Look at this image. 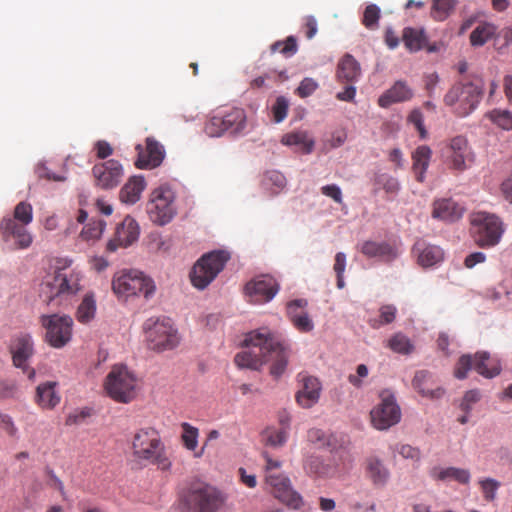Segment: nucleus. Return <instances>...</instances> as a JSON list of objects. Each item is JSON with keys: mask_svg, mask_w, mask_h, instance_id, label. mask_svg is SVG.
Returning a JSON list of instances; mask_svg holds the SVG:
<instances>
[{"mask_svg": "<svg viewBox=\"0 0 512 512\" xmlns=\"http://www.w3.org/2000/svg\"><path fill=\"white\" fill-rule=\"evenodd\" d=\"M247 350L235 355L234 362L241 368L259 370L265 363L272 362L270 374L279 378L286 370L290 348L280 337L268 329L248 333L243 341Z\"/></svg>", "mask_w": 512, "mask_h": 512, "instance_id": "obj_1", "label": "nucleus"}, {"mask_svg": "<svg viewBox=\"0 0 512 512\" xmlns=\"http://www.w3.org/2000/svg\"><path fill=\"white\" fill-rule=\"evenodd\" d=\"M132 453L139 463L155 464L161 470H168L171 467V462L165 453V446L154 428H141L134 433Z\"/></svg>", "mask_w": 512, "mask_h": 512, "instance_id": "obj_2", "label": "nucleus"}, {"mask_svg": "<svg viewBox=\"0 0 512 512\" xmlns=\"http://www.w3.org/2000/svg\"><path fill=\"white\" fill-rule=\"evenodd\" d=\"M484 83L480 77L455 83L445 94L444 103L453 107L459 117L471 114L479 105L483 96Z\"/></svg>", "mask_w": 512, "mask_h": 512, "instance_id": "obj_3", "label": "nucleus"}, {"mask_svg": "<svg viewBox=\"0 0 512 512\" xmlns=\"http://www.w3.org/2000/svg\"><path fill=\"white\" fill-rule=\"evenodd\" d=\"M182 502L192 512H216L225 503V495L202 481L192 482L182 494Z\"/></svg>", "mask_w": 512, "mask_h": 512, "instance_id": "obj_4", "label": "nucleus"}, {"mask_svg": "<svg viewBox=\"0 0 512 512\" xmlns=\"http://www.w3.org/2000/svg\"><path fill=\"white\" fill-rule=\"evenodd\" d=\"M112 290L118 297L128 298L143 295L146 299L152 297L156 286L154 281L138 270H122L112 279Z\"/></svg>", "mask_w": 512, "mask_h": 512, "instance_id": "obj_5", "label": "nucleus"}, {"mask_svg": "<svg viewBox=\"0 0 512 512\" xmlns=\"http://www.w3.org/2000/svg\"><path fill=\"white\" fill-rule=\"evenodd\" d=\"M145 341L151 350L162 352L174 349L179 343L177 330L167 317H150L143 324Z\"/></svg>", "mask_w": 512, "mask_h": 512, "instance_id": "obj_6", "label": "nucleus"}, {"mask_svg": "<svg viewBox=\"0 0 512 512\" xmlns=\"http://www.w3.org/2000/svg\"><path fill=\"white\" fill-rule=\"evenodd\" d=\"M104 388L109 397L119 403H129L137 394V378L127 366L114 365L105 378Z\"/></svg>", "mask_w": 512, "mask_h": 512, "instance_id": "obj_7", "label": "nucleus"}, {"mask_svg": "<svg viewBox=\"0 0 512 512\" xmlns=\"http://www.w3.org/2000/svg\"><path fill=\"white\" fill-rule=\"evenodd\" d=\"M470 222L474 241L481 248L496 246L505 231L503 222L494 214L475 213L472 215Z\"/></svg>", "mask_w": 512, "mask_h": 512, "instance_id": "obj_8", "label": "nucleus"}, {"mask_svg": "<svg viewBox=\"0 0 512 512\" xmlns=\"http://www.w3.org/2000/svg\"><path fill=\"white\" fill-rule=\"evenodd\" d=\"M229 259L230 254L224 250H215L204 254L190 273L192 285L198 289L206 288L223 270Z\"/></svg>", "mask_w": 512, "mask_h": 512, "instance_id": "obj_9", "label": "nucleus"}, {"mask_svg": "<svg viewBox=\"0 0 512 512\" xmlns=\"http://www.w3.org/2000/svg\"><path fill=\"white\" fill-rule=\"evenodd\" d=\"M175 193L168 186L155 188L147 202L149 219L160 226L168 224L176 215Z\"/></svg>", "mask_w": 512, "mask_h": 512, "instance_id": "obj_10", "label": "nucleus"}, {"mask_svg": "<svg viewBox=\"0 0 512 512\" xmlns=\"http://www.w3.org/2000/svg\"><path fill=\"white\" fill-rule=\"evenodd\" d=\"M246 128V113L241 108H232L211 116L205 123V133L210 137H220L225 133L237 135Z\"/></svg>", "mask_w": 512, "mask_h": 512, "instance_id": "obj_11", "label": "nucleus"}, {"mask_svg": "<svg viewBox=\"0 0 512 512\" xmlns=\"http://www.w3.org/2000/svg\"><path fill=\"white\" fill-rule=\"evenodd\" d=\"M81 274L67 267L58 268L53 276L42 284V292L47 293L48 300L57 297H70L76 295L81 289Z\"/></svg>", "mask_w": 512, "mask_h": 512, "instance_id": "obj_12", "label": "nucleus"}, {"mask_svg": "<svg viewBox=\"0 0 512 512\" xmlns=\"http://www.w3.org/2000/svg\"><path fill=\"white\" fill-rule=\"evenodd\" d=\"M471 369L485 378H493L500 374L501 365L497 358L487 352H477L474 356L465 354L456 363L454 376L460 380L465 379Z\"/></svg>", "mask_w": 512, "mask_h": 512, "instance_id": "obj_13", "label": "nucleus"}, {"mask_svg": "<svg viewBox=\"0 0 512 512\" xmlns=\"http://www.w3.org/2000/svg\"><path fill=\"white\" fill-rule=\"evenodd\" d=\"M39 321L45 329L44 339L51 347L60 349L70 342L73 327V319L70 316L43 314Z\"/></svg>", "mask_w": 512, "mask_h": 512, "instance_id": "obj_14", "label": "nucleus"}, {"mask_svg": "<svg viewBox=\"0 0 512 512\" xmlns=\"http://www.w3.org/2000/svg\"><path fill=\"white\" fill-rule=\"evenodd\" d=\"M12 364L22 370L29 380H34L36 371L30 366V360L35 354V343L32 335L27 332L15 334L9 344Z\"/></svg>", "mask_w": 512, "mask_h": 512, "instance_id": "obj_15", "label": "nucleus"}, {"mask_svg": "<svg viewBox=\"0 0 512 512\" xmlns=\"http://www.w3.org/2000/svg\"><path fill=\"white\" fill-rule=\"evenodd\" d=\"M266 489L290 509L300 510L304 501L291 485L290 479L282 473H269L265 476Z\"/></svg>", "mask_w": 512, "mask_h": 512, "instance_id": "obj_16", "label": "nucleus"}, {"mask_svg": "<svg viewBox=\"0 0 512 512\" xmlns=\"http://www.w3.org/2000/svg\"><path fill=\"white\" fill-rule=\"evenodd\" d=\"M443 157L449 169L463 172L475 161V154L464 136L453 137L443 150Z\"/></svg>", "mask_w": 512, "mask_h": 512, "instance_id": "obj_17", "label": "nucleus"}, {"mask_svg": "<svg viewBox=\"0 0 512 512\" xmlns=\"http://www.w3.org/2000/svg\"><path fill=\"white\" fill-rule=\"evenodd\" d=\"M371 421L378 430H386L401 419V410L391 394L382 393L381 401L371 410Z\"/></svg>", "mask_w": 512, "mask_h": 512, "instance_id": "obj_18", "label": "nucleus"}, {"mask_svg": "<svg viewBox=\"0 0 512 512\" xmlns=\"http://www.w3.org/2000/svg\"><path fill=\"white\" fill-rule=\"evenodd\" d=\"M92 174L98 188L109 190L120 184L124 176V169L119 161L110 159L95 164L92 168Z\"/></svg>", "mask_w": 512, "mask_h": 512, "instance_id": "obj_19", "label": "nucleus"}, {"mask_svg": "<svg viewBox=\"0 0 512 512\" xmlns=\"http://www.w3.org/2000/svg\"><path fill=\"white\" fill-rule=\"evenodd\" d=\"M139 234L140 227L137 221L131 216H126L123 221L116 226L114 237L108 241L106 250L113 253L119 248H127L138 240Z\"/></svg>", "mask_w": 512, "mask_h": 512, "instance_id": "obj_20", "label": "nucleus"}, {"mask_svg": "<svg viewBox=\"0 0 512 512\" xmlns=\"http://www.w3.org/2000/svg\"><path fill=\"white\" fill-rule=\"evenodd\" d=\"M279 290V285L271 276H261L245 285V293L249 301L262 304L271 301Z\"/></svg>", "mask_w": 512, "mask_h": 512, "instance_id": "obj_21", "label": "nucleus"}, {"mask_svg": "<svg viewBox=\"0 0 512 512\" xmlns=\"http://www.w3.org/2000/svg\"><path fill=\"white\" fill-rule=\"evenodd\" d=\"M357 247L366 258L385 263H390L399 256L398 246L388 241L365 240Z\"/></svg>", "mask_w": 512, "mask_h": 512, "instance_id": "obj_22", "label": "nucleus"}, {"mask_svg": "<svg viewBox=\"0 0 512 512\" xmlns=\"http://www.w3.org/2000/svg\"><path fill=\"white\" fill-rule=\"evenodd\" d=\"M28 225L16 222L15 219L4 218L0 224L3 239L5 241L13 239L19 249L28 248L32 244V236L27 229Z\"/></svg>", "mask_w": 512, "mask_h": 512, "instance_id": "obj_23", "label": "nucleus"}, {"mask_svg": "<svg viewBox=\"0 0 512 512\" xmlns=\"http://www.w3.org/2000/svg\"><path fill=\"white\" fill-rule=\"evenodd\" d=\"M165 156L163 146L154 138L146 139V149L140 150L135 165L140 169H153L158 167Z\"/></svg>", "mask_w": 512, "mask_h": 512, "instance_id": "obj_24", "label": "nucleus"}, {"mask_svg": "<svg viewBox=\"0 0 512 512\" xmlns=\"http://www.w3.org/2000/svg\"><path fill=\"white\" fill-rule=\"evenodd\" d=\"M412 252L416 256L418 264L424 268L432 267L444 258L443 250L439 246L426 243L424 240H417Z\"/></svg>", "mask_w": 512, "mask_h": 512, "instance_id": "obj_25", "label": "nucleus"}, {"mask_svg": "<svg viewBox=\"0 0 512 512\" xmlns=\"http://www.w3.org/2000/svg\"><path fill=\"white\" fill-rule=\"evenodd\" d=\"M301 382L303 385L296 394V401L302 408L308 409L318 402L321 383L313 376H303Z\"/></svg>", "mask_w": 512, "mask_h": 512, "instance_id": "obj_26", "label": "nucleus"}, {"mask_svg": "<svg viewBox=\"0 0 512 512\" xmlns=\"http://www.w3.org/2000/svg\"><path fill=\"white\" fill-rule=\"evenodd\" d=\"M413 97L414 92L409 85L405 81L398 80L378 98V105L388 108L395 103L410 101Z\"/></svg>", "mask_w": 512, "mask_h": 512, "instance_id": "obj_27", "label": "nucleus"}, {"mask_svg": "<svg viewBox=\"0 0 512 512\" xmlns=\"http://www.w3.org/2000/svg\"><path fill=\"white\" fill-rule=\"evenodd\" d=\"M432 206V217L435 219L454 222L463 216L464 208L451 198L435 200Z\"/></svg>", "mask_w": 512, "mask_h": 512, "instance_id": "obj_28", "label": "nucleus"}, {"mask_svg": "<svg viewBox=\"0 0 512 512\" xmlns=\"http://www.w3.org/2000/svg\"><path fill=\"white\" fill-rule=\"evenodd\" d=\"M361 75L359 62L349 53H346L338 62L336 78L342 83H355Z\"/></svg>", "mask_w": 512, "mask_h": 512, "instance_id": "obj_29", "label": "nucleus"}, {"mask_svg": "<svg viewBox=\"0 0 512 512\" xmlns=\"http://www.w3.org/2000/svg\"><path fill=\"white\" fill-rule=\"evenodd\" d=\"M146 187L143 176L130 177L119 192V199L125 204H135L140 200L141 194Z\"/></svg>", "mask_w": 512, "mask_h": 512, "instance_id": "obj_30", "label": "nucleus"}, {"mask_svg": "<svg viewBox=\"0 0 512 512\" xmlns=\"http://www.w3.org/2000/svg\"><path fill=\"white\" fill-rule=\"evenodd\" d=\"M366 473L371 482L379 487L385 486L390 478L389 469L376 456H370L366 459Z\"/></svg>", "mask_w": 512, "mask_h": 512, "instance_id": "obj_31", "label": "nucleus"}, {"mask_svg": "<svg viewBox=\"0 0 512 512\" xmlns=\"http://www.w3.org/2000/svg\"><path fill=\"white\" fill-rule=\"evenodd\" d=\"M56 382H45L36 388L35 401L43 409H53L60 403V395L56 391Z\"/></svg>", "mask_w": 512, "mask_h": 512, "instance_id": "obj_32", "label": "nucleus"}, {"mask_svg": "<svg viewBox=\"0 0 512 512\" xmlns=\"http://www.w3.org/2000/svg\"><path fill=\"white\" fill-rule=\"evenodd\" d=\"M432 151L427 145H421L412 153V169L416 180L422 183L425 179V173L428 169Z\"/></svg>", "mask_w": 512, "mask_h": 512, "instance_id": "obj_33", "label": "nucleus"}, {"mask_svg": "<svg viewBox=\"0 0 512 512\" xmlns=\"http://www.w3.org/2000/svg\"><path fill=\"white\" fill-rule=\"evenodd\" d=\"M430 476L438 481L454 480L460 484H468L470 482V472L456 467H433L430 470Z\"/></svg>", "mask_w": 512, "mask_h": 512, "instance_id": "obj_34", "label": "nucleus"}, {"mask_svg": "<svg viewBox=\"0 0 512 512\" xmlns=\"http://www.w3.org/2000/svg\"><path fill=\"white\" fill-rule=\"evenodd\" d=\"M281 143L287 146H298L306 154L313 151L314 140L309 137L306 131H295L282 136Z\"/></svg>", "mask_w": 512, "mask_h": 512, "instance_id": "obj_35", "label": "nucleus"}, {"mask_svg": "<svg viewBox=\"0 0 512 512\" xmlns=\"http://www.w3.org/2000/svg\"><path fill=\"white\" fill-rule=\"evenodd\" d=\"M181 440L184 447L189 451H194V456L199 458L204 453V447L200 451H196L198 446L199 430L187 422L181 424Z\"/></svg>", "mask_w": 512, "mask_h": 512, "instance_id": "obj_36", "label": "nucleus"}, {"mask_svg": "<svg viewBox=\"0 0 512 512\" xmlns=\"http://www.w3.org/2000/svg\"><path fill=\"white\" fill-rule=\"evenodd\" d=\"M403 42L411 52L421 50L426 44V36L422 29L406 27L402 34Z\"/></svg>", "mask_w": 512, "mask_h": 512, "instance_id": "obj_37", "label": "nucleus"}, {"mask_svg": "<svg viewBox=\"0 0 512 512\" xmlns=\"http://www.w3.org/2000/svg\"><path fill=\"white\" fill-rule=\"evenodd\" d=\"M304 469L309 475L316 477H327L334 473V467L317 456L307 458Z\"/></svg>", "mask_w": 512, "mask_h": 512, "instance_id": "obj_38", "label": "nucleus"}, {"mask_svg": "<svg viewBox=\"0 0 512 512\" xmlns=\"http://www.w3.org/2000/svg\"><path fill=\"white\" fill-rule=\"evenodd\" d=\"M430 377L431 374L426 370L417 371L412 380V385L422 396L429 398H439L444 393L441 388L432 390L424 386L425 382L428 381Z\"/></svg>", "mask_w": 512, "mask_h": 512, "instance_id": "obj_39", "label": "nucleus"}, {"mask_svg": "<svg viewBox=\"0 0 512 512\" xmlns=\"http://www.w3.org/2000/svg\"><path fill=\"white\" fill-rule=\"evenodd\" d=\"M288 433L287 429L267 427L261 433L262 442L266 446L281 447L287 442Z\"/></svg>", "mask_w": 512, "mask_h": 512, "instance_id": "obj_40", "label": "nucleus"}, {"mask_svg": "<svg viewBox=\"0 0 512 512\" xmlns=\"http://www.w3.org/2000/svg\"><path fill=\"white\" fill-rule=\"evenodd\" d=\"M96 314V301L92 294H86L78 306L76 319L83 324L89 323Z\"/></svg>", "mask_w": 512, "mask_h": 512, "instance_id": "obj_41", "label": "nucleus"}, {"mask_svg": "<svg viewBox=\"0 0 512 512\" xmlns=\"http://www.w3.org/2000/svg\"><path fill=\"white\" fill-rule=\"evenodd\" d=\"M496 27L491 23L479 24L470 34V43L472 46H483L495 34Z\"/></svg>", "mask_w": 512, "mask_h": 512, "instance_id": "obj_42", "label": "nucleus"}, {"mask_svg": "<svg viewBox=\"0 0 512 512\" xmlns=\"http://www.w3.org/2000/svg\"><path fill=\"white\" fill-rule=\"evenodd\" d=\"M387 347L393 352L409 355L414 351V345L411 340L401 332L395 333L387 342Z\"/></svg>", "mask_w": 512, "mask_h": 512, "instance_id": "obj_43", "label": "nucleus"}, {"mask_svg": "<svg viewBox=\"0 0 512 512\" xmlns=\"http://www.w3.org/2000/svg\"><path fill=\"white\" fill-rule=\"evenodd\" d=\"M374 184L376 186L374 193H377L379 189H383L387 194H397L400 190L399 181L386 173L376 174Z\"/></svg>", "mask_w": 512, "mask_h": 512, "instance_id": "obj_44", "label": "nucleus"}, {"mask_svg": "<svg viewBox=\"0 0 512 512\" xmlns=\"http://www.w3.org/2000/svg\"><path fill=\"white\" fill-rule=\"evenodd\" d=\"M487 118L503 130L512 129V113L504 109H494L487 113Z\"/></svg>", "mask_w": 512, "mask_h": 512, "instance_id": "obj_45", "label": "nucleus"}, {"mask_svg": "<svg viewBox=\"0 0 512 512\" xmlns=\"http://www.w3.org/2000/svg\"><path fill=\"white\" fill-rule=\"evenodd\" d=\"M397 314V309L394 305H383L379 309V319H371L370 326L374 329L380 328L382 325L392 323Z\"/></svg>", "mask_w": 512, "mask_h": 512, "instance_id": "obj_46", "label": "nucleus"}, {"mask_svg": "<svg viewBox=\"0 0 512 512\" xmlns=\"http://www.w3.org/2000/svg\"><path fill=\"white\" fill-rule=\"evenodd\" d=\"M455 5L454 0H433L431 15L435 20H445Z\"/></svg>", "mask_w": 512, "mask_h": 512, "instance_id": "obj_47", "label": "nucleus"}, {"mask_svg": "<svg viewBox=\"0 0 512 512\" xmlns=\"http://www.w3.org/2000/svg\"><path fill=\"white\" fill-rule=\"evenodd\" d=\"M105 229V222L95 220L86 225L81 231V238L86 241L99 239Z\"/></svg>", "mask_w": 512, "mask_h": 512, "instance_id": "obj_48", "label": "nucleus"}, {"mask_svg": "<svg viewBox=\"0 0 512 512\" xmlns=\"http://www.w3.org/2000/svg\"><path fill=\"white\" fill-rule=\"evenodd\" d=\"M271 50L273 52L279 51L287 57L292 56L298 50L297 40L294 36H288L284 41H277L272 44Z\"/></svg>", "mask_w": 512, "mask_h": 512, "instance_id": "obj_49", "label": "nucleus"}, {"mask_svg": "<svg viewBox=\"0 0 512 512\" xmlns=\"http://www.w3.org/2000/svg\"><path fill=\"white\" fill-rule=\"evenodd\" d=\"M16 222L30 224L33 220V209L31 204L27 202H20L14 209L13 218Z\"/></svg>", "mask_w": 512, "mask_h": 512, "instance_id": "obj_50", "label": "nucleus"}, {"mask_svg": "<svg viewBox=\"0 0 512 512\" xmlns=\"http://www.w3.org/2000/svg\"><path fill=\"white\" fill-rule=\"evenodd\" d=\"M380 10L375 4H370L365 8L363 14V25L368 29H374L378 25Z\"/></svg>", "mask_w": 512, "mask_h": 512, "instance_id": "obj_51", "label": "nucleus"}, {"mask_svg": "<svg viewBox=\"0 0 512 512\" xmlns=\"http://www.w3.org/2000/svg\"><path fill=\"white\" fill-rule=\"evenodd\" d=\"M480 398L481 394L479 390H469L464 394L459 407L464 413L469 414Z\"/></svg>", "mask_w": 512, "mask_h": 512, "instance_id": "obj_52", "label": "nucleus"}, {"mask_svg": "<svg viewBox=\"0 0 512 512\" xmlns=\"http://www.w3.org/2000/svg\"><path fill=\"white\" fill-rule=\"evenodd\" d=\"M288 112V101L285 97L280 96L276 99L272 106L273 119L276 123L282 122Z\"/></svg>", "mask_w": 512, "mask_h": 512, "instance_id": "obj_53", "label": "nucleus"}, {"mask_svg": "<svg viewBox=\"0 0 512 512\" xmlns=\"http://www.w3.org/2000/svg\"><path fill=\"white\" fill-rule=\"evenodd\" d=\"M394 450L404 459H410L414 462H419L421 459L420 449L409 444H398Z\"/></svg>", "mask_w": 512, "mask_h": 512, "instance_id": "obj_54", "label": "nucleus"}, {"mask_svg": "<svg viewBox=\"0 0 512 512\" xmlns=\"http://www.w3.org/2000/svg\"><path fill=\"white\" fill-rule=\"evenodd\" d=\"M318 87L319 84L316 80L306 77L300 82V85L296 89V94L301 98H306L311 96Z\"/></svg>", "mask_w": 512, "mask_h": 512, "instance_id": "obj_55", "label": "nucleus"}, {"mask_svg": "<svg viewBox=\"0 0 512 512\" xmlns=\"http://www.w3.org/2000/svg\"><path fill=\"white\" fill-rule=\"evenodd\" d=\"M481 489L486 501L491 502L496 497V491L500 483L492 478H487L480 481Z\"/></svg>", "mask_w": 512, "mask_h": 512, "instance_id": "obj_56", "label": "nucleus"}, {"mask_svg": "<svg viewBox=\"0 0 512 512\" xmlns=\"http://www.w3.org/2000/svg\"><path fill=\"white\" fill-rule=\"evenodd\" d=\"M294 318L292 323L300 332L307 333L313 330L314 324L306 312H301L299 316H295Z\"/></svg>", "mask_w": 512, "mask_h": 512, "instance_id": "obj_57", "label": "nucleus"}, {"mask_svg": "<svg viewBox=\"0 0 512 512\" xmlns=\"http://www.w3.org/2000/svg\"><path fill=\"white\" fill-rule=\"evenodd\" d=\"M408 121L416 127L421 138H425L427 136V131L423 124V115L419 109H414L410 112Z\"/></svg>", "mask_w": 512, "mask_h": 512, "instance_id": "obj_58", "label": "nucleus"}, {"mask_svg": "<svg viewBox=\"0 0 512 512\" xmlns=\"http://www.w3.org/2000/svg\"><path fill=\"white\" fill-rule=\"evenodd\" d=\"M91 415V410L88 408H84L80 411H76L67 416L65 424L67 426L78 425L84 422L86 418Z\"/></svg>", "mask_w": 512, "mask_h": 512, "instance_id": "obj_59", "label": "nucleus"}, {"mask_svg": "<svg viewBox=\"0 0 512 512\" xmlns=\"http://www.w3.org/2000/svg\"><path fill=\"white\" fill-rule=\"evenodd\" d=\"M321 193L331 199H333L336 203L341 204L343 201L342 191L339 186L336 184L325 185L321 187Z\"/></svg>", "mask_w": 512, "mask_h": 512, "instance_id": "obj_60", "label": "nucleus"}, {"mask_svg": "<svg viewBox=\"0 0 512 512\" xmlns=\"http://www.w3.org/2000/svg\"><path fill=\"white\" fill-rule=\"evenodd\" d=\"M0 426L10 437L17 436L18 429L9 415L0 413Z\"/></svg>", "mask_w": 512, "mask_h": 512, "instance_id": "obj_61", "label": "nucleus"}, {"mask_svg": "<svg viewBox=\"0 0 512 512\" xmlns=\"http://www.w3.org/2000/svg\"><path fill=\"white\" fill-rule=\"evenodd\" d=\"M357 375L350 374L348 376V381L356 388H360L362 386L361 378H365L368 375V368L365 364H360L356 369Z\"/></svg>", "mask_w": 512, "mask_h": 512, "instance_id": "obj_62", "label": "nucleus"}, {"mask_svg": "<svg viewBox=\"0 0 512 512\" xmlns=\"http://www.w3.org/2000/svg\"><path fill=\"white\" fill-rule=\"evenodd\" d=\"M94 149L99 159H106L113 154L112 146L105 140H99L95 143Z\"/></svg>", "mask_w": 512, "mask_h": 512, "instance_id": "obj_63", "label": "nucleus"}, {"mask_svg": "<svg viewBox=\"0 0 512 512\" xmlns=\"http://www.w3.org/2000/svg\"><path fill=\"white\" fill-rule=\"evenodd\" d=\"M306 304H307L306 300L297 299V300L291 301L287 305V314H288V317L291 320V322L294 321L295 316L297 317L301 314L302 311L300 309L303 308Z\"/></svg>", "mask_w": 512, "mask_h": 512, "instance_id": "obj_64", "label": "nucleus"}]
</instances>
